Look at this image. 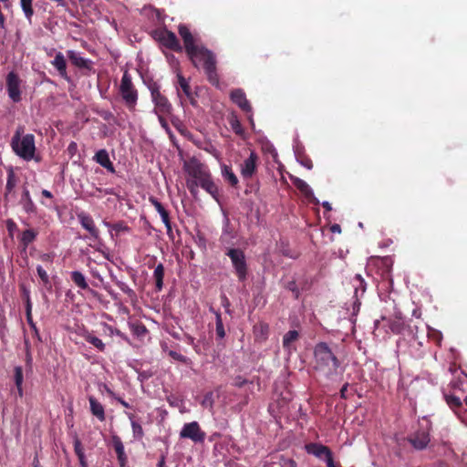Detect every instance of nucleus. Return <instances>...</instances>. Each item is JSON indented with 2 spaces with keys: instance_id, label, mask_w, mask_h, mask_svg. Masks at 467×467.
<instances>
[{
  "instance_id": "obj_3",
  "label": "nucleus",
  "mask_w": 467,
  "mask_h": 467,
  "mask_svg": "<svg viewBox=\"0 0 467 467\" xmlns=\"http://www.w3.org/2000/svg\"><path fill=\"white\" fill-rule=\"evenodd\" d=\"M315 369L322 373L326 378H331L337 374L340 361L332 352L328 345L319 342L314 348Z\"/></svg>"
},
{
  "instance_id": "obj_43",
  "label": "nucleus",
  "mask_w": 467,
  "mask_h": 467,
  "mask_svg": "<svg viewBox=\"0 0 467 467\" xmlns=\"http://www.w3.org/2000/svg\"><path fill=\"white\" fill-rule=\"evenodd\" d=\"M74 451H75L76 455L78 456V461H82L83 459H86L85 453L83 451V447H82V443L78 438H76L74 440Z\"/></svg>"
},
{
  "instance_id": "obj_47",
  "label": "nucleus",
  "mask_w": 467,
  "mask_h": 467,
  "mask_svg": "<svg viewBox=\"0 0 467 467\" xmlns=\"http://www.w3.org/2000/svg\"><path fill=\"white\" fill-rule=\"evenodd\" d=\"M230 125L234 132L237 135H242L244 133V129L242 127L241 122L238 120L237 118H233L230 120Z\"/></svg>"
},
{
  "instance_id": "obj_28",
  "label": "nucleus",
  "mask_w": 467,
  "mask_h": 467,
  "mask_svg": "<svg viewBox=\"0 0 467 467\" xmlns=\"http://www.w3.org/2000/svg\"><path fill=\"white\" fill-rule=\"evenodd\" d=\"M153 278L155 281V288L157 292L161 291L163 287V278H164V266L161 263H160L154 269Z\"/></svg>"
},
{
  "instance_id": "obj_16",
  "label": "nucleus",
  "mask_w": 467,
  "mask_h": 467,
  "mask_svg": "<svg viewBox=\"0 0 467 467\" xmlns=\"http://www.w3.org/2000/svg\"><path fill=\"white\" fill-rule=\"evenodd\" d=\"M230 97H231L232 101L234 104H236L243 111L250 112L252 110L250 102L247 100L246 95L242 89H240V88L234 89L231 92Z\"/></svg>"
},
{
  "instance_id": "obj_22",
  "label": "nucleus",
  "mask_w": 467,
  "mask_h": 467,
  "mask_svg": "<svg viewBox=\"0 0 467 467\" xmlns=\"http://www.w3.org/2000/svg\"><path fill=\"white\" fill-rule=\"evenodd\" d=\"M52 65L57 68L61 78L64 79H68L67 73V61L61 52H58L55 56V58L52 61Z\"/></svg>"
},
{
  "instance_id": "obj_58",
  "label": "nucleus",
  "mask_w": 467,
  "mask_h": 467,
  "mask_svg": "<svg viewBox=\"0 0 467 467\" xmlns=\"http://www.w3.org/2000/svg\"><path fill=\"white\" fill-rule=\"evenodd\" d=\"M348 383H345L341 389H340V398L341 399H344V400H347L348 399V395H347V392H348Z\"/></svg>"
},
{
  "instance_id": "obj_40",
  "label": "nucleus",
  "mask_w": 467,
  "mask_h": 467,
  "mask_svg": "<svg viewBox=\"0 0 467 467\" xmlns=\"http://www.w3.org/2000/svg\"><path fill=\"white\" fill-rule=\"evenodd\" d=\"M186 185L192 196L196 199L199 193L198 188L200 183L196 180H187Z\"/></svg>"
},
{
  "instance_id": "obj_41",
  "label": "nucleus",
  "mask_w": 467,
  "mask_h": 467,
  "mask_svg": "<svg viewBox=\"0 0 467 467\" xmlns=\"http://www.w3.org/2000/svg\"><path fill=\"white\" fill-rule=\"evenodd\" d=\"M16 176L13 170H10L7 173V181L5 185L6 193H10L16 187Z\"/></svg>"
},
{
  "instance_id": "obj_37",
  "label": "nucleus",
  "mask_w": 467,
  "mask_h": 467,
  "mask_svg": "<svg viewBox=\"0 0 467 467\" xmlns=\"http://www.w3.org/2000/svg\"><path fill=\"white\" fill-rule=\"evenodd\" d=\"M33 0H20L21 8L25 14L26 19L31 22L34 15V9L32 5Z\"/></svg>"
},
{
  "instance_id": "obj_42",
  "label": "nucleus",
  "mask_w": 467,
  "mask_h": 467,
  "mask_svg": "<svg viewBox=\"0 0 467 467\" xmlns=\"http://www.w3.org/2000/svg\"><path fill=\"white\" fill-rule=\"evenodd\" d=\"M93 260L91 258H88V267L89 268V273L92 275L93 278L97 279L99 282H103V277L100 274V272L98 270L97 267L92 266Z\"/></svg>"
},
{
  "instance_id": "obj_59",
  "label": "nucleus",
  "mask_w": 467,
  "mask_h": 467,
  "mask_svg": "<svg viewBox=\"0 0 467 467\" xmlns=\"http://www.w3.org/2000/svg\"><path fill=\"white\" fill-rule=\"evenodd\" d=\"M157 116H158V119H159L161 126L162 128H164L165 130H168L169 126H168L167 120L164 118L165 115H157Z\"/></svg>"
},
{
  "instance_id": "obj_13",
  "label": "nucleus",
  "mask_w": 467,
  "mask_h": 467,
  "mask_svg": "<svg viewBox=\"0 0 467 467\" xmlns=\"http://www.w3.org/2000/svg\"><path fill=\"white\" fill-rule=\"evenodd\" d=\"M78 222L81 224V226L86 231L88 232L91 238H93L95 240L99 239V237H100L99 230L96 226L93 218L89 214L82 212L78 214Z\"/></svg>"
},
{
  "instance_id": "obj_53",
  "label": "nucleus",
  "mask_w": 467,
  "mask_h": 467,
  "mask_svg": "<svg viewBox=\"0 0 467 467\" xmlns=\"http://www.w3.org/2000/svg\"><path fill=\"white\" fill-rule=\"evenodd\" d=\"M429 337H432V339L437 343V344H441V339H442V335L439 332V331H436V330H432L431 332L429 333Z\"/></svg>"
},
{
  "instance_id": "obj_7",
  "label": "nucleus",
  "mask_w": 467,
  "mask_h": 467,
  "mask_svg": "<svg viewBox=\"0 0 467 467\" xmlns=\"http://www.w3.org/2000/svg\"><path fill=\"white\" fill-rule=\"evenodd\" d=\"M151 100L154 104V112L156 115H170L172 111V106L168 99L161 92V87L153 82L149 85Z\"/></svg>"
},
{
  "instance_id": "obj_10",
  "label": "nucleus",
  "mask_w": 467,
  "mask_h": 467,
  "mask_svg": "<svg viewBox=\"0 0 467 467\" xmlns=\"http://www.w3.org/2000/svg\"><path fill=\"white\" fill-rule=\"evenodd\" d=\"M158 38L161 45L175 52H182V47L181 46L176 35L167 29L161 30L158 33Z\"/></svg>"
},
{
  "instance_id": "obj_44",
  "label": "nucleus",
  "mask_w": 467,
  "mask_h": 467,
  "mask_svg": "<svg viewBox=\"0 0 467 467\" xmlns=\"http://www.w3.org/2000/svg\"><path fill=\"white\" fill-rule=\"evenodd\" d=\"M26 317L27 324L29 325V327L32 329V331L34 332V336L39 341H41V337H40V334H39L38 328L36 327V323L33 320L32 312L31 313H26Z\"/></svg>"
},
{
  "instance_id": "obj_19",
  "label": "nucleus",
  "mask_w": 467,
  "mask_h": 467,
  "mask_svg": "<svg viewBox=\"0 0 467 467\" xmlns=\"http://www.w3.org/2000/svg\"><path fill=\"white\" fill-rule=\"evenodd\" d=\"M67 57L71 61V63L79 67V68H85V69H90L92 62L91 60L82 57L78 53H77L74 50H68L67 51Z\"/></svg>"
},
{
  "instance_id": "obj_24",
  "label": "nucleus",
  "mask_w": 467,
  "mask_h": 467,
  "mask_svg": "<svg viewBox=\"0 0 467 467\" xmlns=\"http://www.w3.org/2000/svg\"><path fill=\"white\" fill-rule=\"evenodd\" d=\"M235 237V232L233 229L230 220L228 218L224 221V225L223 228L222 235L220 237V241L222 244H230L231 241Z\"/></svg>"
},
{
  "instance_id": "obj_14",
  "label": "nucleus",
  "mask_w": 467,
  "mask_h": 467,
  "mask_svg": "<svg viewBox=\"0 0 467 467\" xmlns=\"http://www.w3.org/2000/svg\"><path fill=\"white\" fill-rule=\"evenodd\" d=\"M416 450L425 449L431 441L429 430H419L408 439Z\"/></svg>"
},
{
  "instance_id": "obj_12",
  "label": "nucleus",
  "mask_w": 467,
  "mask_h": 467,
  "mask_svg": "<svg viewBox=\"0 0 467 467\" xmlns=\"http://www.w3.org/2000/svg\"><path fill=\"white\" fill-rule=\"evenodd\" d=\"M258 156L254 151H251L248 158H246L241 164V175L244 179H250L257 171Z\"/></svg>"
},
{
  "instance_id": "obj_8",
  "label": "nucleus",
  "mask_w": 467,
  "mask_h": 467,
  "mask_svg": "<svg viewBox=\"0 0 467 467\" xmlns=\"http://www.w3.org/2000/svg\"><path fill=\"white\" fill-rule=\"evenodd\" d=\"M182 439H191L194 442H202L205 439V433L201 430L197 421L185 423L180 432Z\"/></svg>"
},
{
  "instance_id": "obj_62",
  "label": "nucleus",
  "mask_w": 467,
  "mask_h": 467,
  "mask_svg": "<svg viewBox=\"0 0 467 467\" xmlns=\"http://www.w3.org/2000/svg\"><path fill=\"white\" fill-rule=\"evenodd\" d=\"M41 194H42L44 197L47 198V199H52V198H53V194H52V192H49L48 190H42Z\"/></svg>"
},
{
  "instance_id": "obj_26",
  "label": "nucleus",
  "mask_w": 467,
  "mask_h": 467,
  "mask_svg": "<svg viewBox=\"0 0 467 467\" xmlns=\"http://www.w3.org/2000/svg\"><path fill=\"white\" fill-rule=\"evenodd\" d=\"M37 236V232L32 228L25 230L20 236V244L23 249L26 250L27 246L32 244Z\"/></svg>"
},
{
  "instance_id": "obj_2",
  "label": "nucleus",
  "mask_w": 467,
  "mask_h": 467,
  "mask_svg": "<svg viewBox=\"0 0 467 467\" xmlns=\"http://www.w3.org/2000/svg\"><path fill=\"white\" fill-rule=\"evenodd\" d=\"M185 172L191 177L190 180H196L205 192L218 201L219 191L212 178L208 167L197 158L192 157L183 164Z\"/></svg>"
},
{
  "instance_id": "obj_35",
  "label": "nucleus",
  "mask_w": 467,
  "mask_h": 467,
  "mask_svg": "<svg viewBox=\"0 0 467 467\" xmlns=\"http://www.w3.org/2000/svg\"><path fill=\"white\" fill-rule=\"evenodd\" d=\"M211 310L215 314V317H216V320H215L216 336L218 338L223 339L225 337V330H224L221 313L218 311H213V309H211Z\"/></svg>"
},
{
  "instance_id": "obj_50",
  "label": "nucleus",
  "mask_w": 467,
  "mask_h": 467,
  "mask_svg": "<svg viewBox=\"0 0 467 467\" xmlns=\"http://www.w3.org/2000/svg\"><path fill=\"white\" fill-rule=\"evenodd\" d=\"M285 288L289 291H291L294 295H295V297L296 298H298L299 296V289L296 285V281H289L286 285H285Z\"/></svg>"
},
{
  "instance_id": "obj_27",
  "label": "nucleus",
  "mask_w": 467,
  "mask_h": 467,
  "mask_svg": "<svg viewBox=\"0 0 467 467\" xmlns=\"http://www.w3.org/2000/svg\"><path fill=\"white\" fill-rule=\"evenodd\" d=\"M83 337H84V339L88 343L91 344L99 351H100V352H104L105 351L106 345L102 342V340L100 338H99L98 337L94 336L92 333H90L88 331H86L83 334Z\"/></svg>"
},
{
  "instance_id": "obj_29",
  "label": "nucleus",
  "mask_w": 467,
  "mask_h": 467,
  "mask_svg": "<svg viewBox=\"0 0 467 467\" xmlns=\"http://www.w3.org/2000/svg\"><path fill=\"white\" fill-rule=\"evenodd\" d=\"M295 185L306 198H312V202L318 203V201L313 195L311 188L305 181L296 179L295 181Z\"/></svg>"
},
{
  "instance_id": "obj_11",
  "label": "nucleus",
  "mask_w": 467,
  "mask_h": 467,
  "mask_svg": "<svg viewBox=\"0 0 467 467\" xmlns=\"http://www.w3.org/2000/svg\"><path fill=\"white\" fill-rule=\"evenodd\" d=\"M177 92L180 99H182V93L185 95L190 103L192 106H196L197 100L195 99V94L192 91L189 81L181 74H177Z\"/></svg>"
},
{
  "instance_id": "obj_18",
  "label": "nucleus",
  "mask_w": 467,
  "mask_h": 467,
  "mask_svg": "<svg viewBox=\"0 0 467 467\" xmlns=\"http://www.w3.org/2000/svg\"><path fill=\"white\" fill-rule=\"evenodd\" d=\"M112 446L117 453V458L120 467H124L127 462V455L124 451V445L121 439L118 435H113L111 438Z\"/></svg>"
},
{
  "instance_id": "obj_34",
  "label": "nucleus",
  "mask_w": 467,
  "mask_h": 467,
  "mask_svg": "<svg viewBox=\"0 0 467 467\" xmlns=\"http://www.w3.org/2000/svg\"><path fill=\"white\" fill-rule=\"evenodd\" d=\"M14 379L19 397H23L22 384L24 380V375L23 368L20 366L16 367L14 369Z\"/></svg>"
},
{
  "instance_id": "obj_9",
  "label": "nucleus",
  "mask_w": 467,
  "mask_h": 467,
  "mask_svg": "<svg viewBox=\"0 0 467 467\" xmlns=\"http://www.w3.org/2000/svg\"><path fill=\"white\" fill-rule=\"evenodd\" d=\"M20 83L21 80L16 72L11 71L8 73L6 77L7 93L14 102L21 100Z\"/></svg>"
},
{
  "instance_id": "obj_23",
  "label": "nucleus",
  "mask_w": 467,
  "mask_h": 467,
  "mask_svg": "<svg viewBox=\"0 0 467 467\" xmlns=\"http://www.w3.org/2000/svg\"><path fill=\"white\" fill-rule=\"evenodd\" d=\"M269 325L265 322H258L254 326V335L256 340L265 341L269 336Z\"/></svg>"
},
{
  "instance_id": "obj_33",
  "label": "nucleus",
  "mask_w": 467,
  "mask_h": 467,
  "mask_svg": "<svg viewBox=\"0 0 467 467\" xmlns=\"http://www.w3.org/2000/svg\"><path fill=\"white\" fill-rule=\"evenodd\" d=\"M72 282L80 289H88V285L86 281L84 275L79 271H73L70 274Z\"/></svg>"
},
{
  "instance_id": "obj_63",
  "label": "nucleus",
  "mask_w": 467,
  "mask_h": 467,
  "mask_svg": "<svg viewBox=\"0 0 467 467\" xmlns=\"http://www.w3.org/2000/svg\"><path fill=\"white\" fill-rule=\"evenodd\" d=\"M157 467H165V457L162 455L157 463Z\"/></svg>"
},
{
  "instance_id": "obj_36",
  "label": "nucleus",
  "mask_w": 467,
  "mask_h": 467,
  "mask_svg": "<svg viewBox=\"0 0 467 467\" xmlns=\"http://www.w3.org/2000/svg\"><path fill=\"white\" fill-rule=\"evenodd\" d=\"M105 224L112 231H115L116 234L120 233L130 232V228L123 221L117 222L115 223H105Z\"/></svg>"
},
{
  "instance_id": "obj_49",
  "label": "nucleus",
  "mask_w": 467,
  "mask_h": 467,
  "mask_svg": "<svg viewBox=\"0 0 467 467\" xmlns=\"http://www.w3.org/2000/svg\"><path fill=\"white\" fill-rule=\"evenodd\" d=\"M169 356L171 358H173L174 360H177V361L184 363V364H187L189 362V358L187 357H185V356L182 355L181 353H178L174 350H170Z\"/></svg>"
},
{
  "instance_id": "obj_39",
  "label": "nucleus",
  "mask_w": 467,
  "mask_h": 467,
  "mask_svg": "<svg viewBox=\"0 0 467 467\" xmlns=\"http://www.w3.org/2000/svg\"><path fill=\"white\" fill-rule=\"evenodd\" d=\"M444 398L449 407L453 410L460 409L462 405L461 399L457 396L445 395Z\"/></svg>"
},
{
  "instance_id": "obj_25",
  "label": "nucleus",
  "mask_w": 467,
  "mask_h": 467,
  "mask_svg": "<svg viewBox=\"0 0 467 467\" xmlns=\"http://www.w3.org/2000/svg\"><path fill=\"white\" fill-rule=\"evenodd\" d=\"M21 203L26 213H35L36 212V206L32 201L29 191L26 188L23 190Z\"/></svg>"
},
{
  "instance_id": "obj_6",
  "label": "nucleus",
  "mask_w": 467,
  "mask_h": 467,
  "mask_svg": "<svg viewBox=\"0 0 467 467\" xmlns=\"http://www.w3.org/2000/svg\"><path fill=\"white\" fill-rule=\"evenodd\" d=\"M232 262L234 273L240 282H244L247 279L248 265L245 259L244 252L239 248L227 247L225 251Z\"/></svg>"
},
{
  "instance_id": "obj_61",
  "label": "nucleus",
  "mask_w": 467,
  "mask_h": 467,
  "mask_svg": "<svg viewBox=\"0 0 467 467\" xmlns=\"http://www.w3.org/2000/svg\"><path fill=\"white\" fill-rule=\"evenodd\" d=\"M40 259H41L43 262H52V256H51L49 254H43L40 256Z\"/></svg>"
},
{
  "instance_id": "obj_38",
  "label": "nucleus",
  "mask_w": 467,
  "mask_h": 467,
  "mask_svg": "<svg viewBox=\"0 0 467 467\" xmlns=\"http://www.w3.org/2000/svg\"><path fill=\"white\" fill-rule=\"evenodd\" d=\"M130 328L131 332L137 336V337H144L148 329L146 328L145 325L141 322H136V323H130Z\"/></svg>"
},
{
  "instance_id": "obj_52",
  "label": "nucleus",
  "mask_w": 467,
  "mask_h": 467,
  "mask_svg": "<svg viewBox=\"0 0 467 467\" xmlns=\"http://www.w3.org/2000/svg\"><path fill=\"white\" fill-rule=\"evenodd\" d=\"M106 327L109 329L110 336L116 335L117 337H119L120 338H122L126 341H129L128 337L124 333H122L119 329L113 328L112 327L108 326V325H106Z\"/></svg>"
},
{
  "instance_id": "obj_46",
  "label": "nucleus",
  "mask_w": 467,
  "mask_h": 467,
  "mask_svg": "<svg viewBox=\"0 0 467 467\" xmlns=\"http://www.w3.org/2000/svg\"><path fill=\"white\" fill-rule=\"evenodd\" d=\"M36 272L45 285H50V279L47 271L41 266L37 265Z\"/></svg>"
},
{
  "instance_id": "obj_60",
  "label": "nucleus",
  "mask_w": 467,
  "mask_h": 467,
  "mask_svg": "<svg viewBox=\"0 0 467 467\" xmlns=\"http://www.w3.org/2000/svg\"><path fill=\"white\" fill-rule=\"evenodd\" d=\"M330 231L333 234H340L341 233V227L337 223H334L330 226Z\"/></svg>"
},
{
  "instance_id": "obj_1",
  "label": "nucleus",
  "mask_w": 467,
  "mask_h": 467,
  "mask_svg": "<svg viewBox=\"0 0 467 467\" xmlns=\"http://www.w3.org/2000/svg\"><path fill=\"white\" fill-rule=\"evenodd\" d=\"M178 33L183 41L185 52L192 65L198 67L199 63H202L208 81L213 86H218L219 78L213 53L198 44V38L192 34L186 25L181 24L178 26Z\"/></svg>"
},
{
  "instance_id": "obj_5",
  "label": "nucleus",
  "mask_w": 467,
  "mask_h": 467,
  "mask_svg": "<svg viewBox=\"0 0 467 467\" xmlns=\"http://www.w3.org/2000/svg\"><path fill=\"white\" fill-rule=\"evenodd\" d=\"M119 94L126 107L130 110H134L138 101V90L134 87L130 75L125 71L120 81Z\"/></svg>"
},
{
  "instance_id": "obj_45",
  "label": "nucleus",
  "mask_w": 467,
  "mask_h": 467,
  "mask_svg": "<svg viewBox=\"0 0 467 467\" xmlns=\"http://www.w3.org/2000/svg\"><path fill=\"white\" fill-rule=\"evenodd\" d=\"M131 427L134 438L140 440L144 435L141 425L134 420H131Z\"/></svg>"
},
{
  "instance_id": "obj_20",
  "label": "nucleus",
  "mask_w": 467,
  "mask_h": 467,
  "mask_svg": "<svg viewBox=\"0 0 467 467\" xmlns=\"http://www.w3.org/2000/svg\"><path fill=\"white\" fill-rule=\"evenodd\" d=\"M88 401L92 415L99 421H104L106 420L104 406L93 396L88 397Z\"/></svg>"
},
{
  "instance_id": "obj_30",
  "label": "nucleus",
  "mask_w": 467,
  "mask_h": 467,
  "mask_svg": "<svg viewBox=\"0 0 467 467\" xmlns=\"http://www.w3.org/2000/svg\"><path fill=\"white\" fill-rule=\"evenodd\" d=\"M222 175L231 186L236 187L238 185L239 181L230 166L226 164L222 166Z\"/></svg>"
},
{
  "instance_id": "obj_4",
  "label": "nucleus",
  "mask_w": 467,
  "mask_h": 467,
  "mask_svg": "<svg viewBox=\"0 0 467 467\" xmlns=\"http://www.w3.org/2000/svg\"><path fill=\"white\" fill-rule=\"evenodd\" d=\"M25 127L18 126L11 139L10 146L12 150L17 155L19 158L29 161L31 160H35L36 161H40L39 157H36V145H35V136L31 133L24 134Z\"/></svg>"
},
{
  "instance_id": "obj_57",
  "label": "nucleus",
  "mask_w": 467,
  "mask_h": 467,
  "mask_svg": "<svg viewBox=\"0 0 467 467\" xmlns=\"http://www.w3.org/2000/svg\"><path fill=\"white\" fill-rule=\"evenodd\" d=\"M6 228L8 232L12 234L13 231L16 229V224L12 219H8L6 221Z\"/></svg>"
},
{
  "instance_id": "obj_54",
  "label": "nucleus",
  "mask_w": 467,
  "mask_h": 467,
  "mask_svg": "<svg viewBox=\"0 0 467 467\" xmlns=\"http://www.w3.org/2000/svg\"><path fill=\"white\" fill-rule=\"evenodd\" d=\"M281 467H297V463L293 459H283Z\"/></svg>"
},
{
  "instance_id": "obj_56",
  "label": "nucleus",
  "mask_w": 467,
  "mask_h": 467,
  "mask_svg": "<svg viewBox=\"0 0 467 467\" xmlns=\"http://www.w3.org/2000/svg\"><path fill=\"white\" fill-rule=\"evenodd\" d=\"M247 382L246 379H244L242 377H236L234 380V385L238 388H242Z\"/></svg>"
},
{
  "instance_id": "obj_51",
  "label": "nucleus",
  "mask_w": 467,
  "mask_h": 467,
  "mask_svg": "<svg viewBox=\"0 0 467 467\" xmlns=\"http://www.w3.org/2000/svg\"><path fill=\"white\" fill-rule=\"evenodd\" d=\"M389 328L393 333L400 334L403 330V324L399 320L393 321L390 323Z\"/></svg>"
},
{
  "instance_id": "obj_31",
  "label": "nucleus",
  "mask_w": 467,
  "mask_h": 467,
  "mask_svg": "<svg viewBox=\"0 0 467 467\" xmlns=\"http://www.w3.org/2000/svg\"><path fill=\"white\" fill-rule=\"evenodd\" d=\"M150 202L161 215L163 223H167L168 221L170 220V215L169 212L165 209L162 203L154 197H150Z\"/></svg>"
},
{
  "instance_id": "obj_64",
  "label": "nucleus",
  "mask_w": 467,
  "mask_h": 467,
  "mask_svg": "<svg viewBox=\"0 0 467 467\" xmlns=\"http://www.w3.org/2000/svg\"><path fill=\"white\" fill-rule=\"evenodd\" d=\"M327 467H337L334 462V459L333 458H329L327 460Z\"/></svg>"
},
{
  "instance_id": "obj_17",
  "label": "nucleus",
  "mask_w": 467,
  "mask_h": 467,
  "mask_svg": "<svg viewBox=\"0 0 467 467\" xmlns=\"http://www.w3.org/2000/svg\"><path fill=\"white\" fill-rule=\"evenodd\" d=\"M94 161L105 168L108 171L111 173H115V167L111 161L109 160V153L106 150L102 149L96 152L94 156Z\"/></svg>"
},
{
  "instance_id": "obj_15",
  "label": "nucleus",
  "mask_w": 467,
  "mask_h": 467,
  "mask_svg": "<svg viewBox=\"0 0 467 467\" xmlns=\"http://www.w3.org/2000/svg\"><path fill=\"white\" fill-rule=\"evenodd\" d=\"M306 451H307V453L313 454L317 458L321 459L324 457L327 463L329 458H333L331 450L327 446L320 443H308L306 445Z\"/></svg>"
},
{
  "instance_id": "obj_55",
  "label": "nucleus",
  "mask_w": 467,
  "mask_h": 467,
  "mask_svg": "<svg viewBox=\"0 0 467 467\" xmlns=\"http://www.w3.org/2000/svg\"><path fill=\"white\" fill-rule=\"evenodd\" d=\"M67 153L72 157L78 150V144L75 141H71L67 146Z\"/></svg>"
},
{
  "instance_id": "obj_32",
  "label": "nucleus",
  "mask_w": 467,
  "mask_h": 467,
  "mask_svg": "<svg viewBox=\"0 0 467 467\" xmlns=\"http://www.w3.org/2000/svg\"><path fill=\"white\" fill-rule=\"evenodd\" d=\"M19 290L21 293V296L25 302L26 314L31 313L32 312V302H31L29 288L25 284H20Z\"/></svg>"
},
{
  "instance_id": "obj_21",
  "label": "nucleus",
  "mask_w": 467,
  "mask_h": 467,
  "mask_svg": "<svg viewBox=\"0 0 467 467\" xmlns=\"http://www.w3.org/2000/svg\"><path fill=\"white\" fill-rule=\"evenodd\" d=\"M299 333L296 330H289L283 337V348L287 351L291 352L295 350L294 343L298 340Z\"/></svg>"
},
{
  "instance_id": "obj_48",
  "label": "nucleus",
  "mask_w": 467,
  "mask_h": 467,
  "mask_svg": "<svg viewBox=\"0 0 467 467\" xmlns=\"http://www.w3.org/2000/svg\"><path fill=\"white\" fill-rule=\"evenodd\" d=\"M117 285L124 294H126L130 297L136 296L134 290L131 289L126 283L119 281V282H117Z\"/></svg>"
}]
</instances>
